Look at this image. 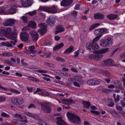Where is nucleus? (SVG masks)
<instances>
[{
  "mask_svg": "<svg viewBox=\"0 0 125 125\" xmlns=\"http://www.w3.org/2000/svg\"><path fill=\"white\" fill-rule=\"evenodd\" d=\"M67 115L69 120L70 121H72L73 123L78 125H80L81 124V119L77 115L70 113H67Z\"/></svg>",
  "mask_w": 125,
  "mask_h": 125,
  "instance_id": "nucleus-1",
  "label": "nucleus"
},
{
  "mask_svg": "<svg viewBox=\"0 0 125 125\" xmlns=\"http://www.w3.org/2000/svg\"><path fill=\"white\" fill-rule=\"evenodd\" d=\"M113 40L111 37H108L104 39H102L100 42V45L103 47L109 46L113 43Z\"/></svg>",
  "mask_w": 125,
  "mask_h": 125,
  "instance_id": "nucleus-2",
  "label": "nucleus"
},
{
  "mask_svg": "<svg viewBox=\"0 0 125 125\" xmlns=\"http://www.w3.org/2000/svg\"><path fill=\"white\" fill-rule=\"evenodd\" d=\"M12 29L10 27L4 28L3 27L0 28V33L4 35L7 38L11 34Z\"/></svg>",
  "mask_w": 125,
  "mask_h": 125,
  "instance_id": "nucleus-3",
  "label": "nucleus"
},
{
  "mask_svg": "<svg viewBox=\"0 0 125 125\" xmlns=\"http://www.w3.org/2000/svg\"><path fill=\"white\" fill-rule=\"evenodd\" d=\"M18 34V33L16 32H13L10 34L9 36H8L7 38L14 41V42L12 41L10 42V43L14 45H16V43L17 42V37Z\"/></svg>",
  "mask_w": 125,
  "mask_h": 125,
  "instance_id": "nucleus-4",
  "label": "nucleus"
},
{
  "mask_svg": "<svg viewBox=\"0 0 125 125\" xmlns=\"http://www.w3.org/2000/svg\"><path fill=\"white\" fill-rule=\"evenodd\" d=\"M40 29L38 30L40 34L42 35H43L46 32L47 30V26L44 23H41L38 25Z\"/></svg>",
  "mask_w": 125,
  "mask_h": 125,
  "instance_id": "nucleus-5",
  "label": "nucleus"
},
{
  "mask_svg": "<svg viewBox=\"0 0 125 125\" xmlns=\"http://www.w3.org/2000/svg\"><path fill=\"white\" fill-rule=\"evenodd\" d=\"M36 22L32 21H30L29 23L27 26L22 28V30L24 31H29L30 28L35 29L36 28Z\"/></svg>",
  "mask_w": 125,
  "mask_h": 125,
  "instance_id": "nucleus-6",
  "label": "nucleus"
},
{
  "mask_svg": "<svg viewBox=\"0 0 125 125\" xmlns=\"http://www.w3.org/2000/svg\"><path fill=\"white\" fill-rule=\"evenodd\" d=\"M107 29L102 28L95 30L94 31V34L96 35H102V36L103 34L105 33H107Z\"/></svg>",
  "mask_w": 125,
  "mask_h": 125,
  "instance_id": "nucleus-7",
  "label": "nucleus"
},
{
  "mask_svg": "<svg viewBox=\"0 0 125 125\" xmlns=\"http://www.w3.org/2000/svg\"><path fill=\"white\" fill-rule=\"evenodd\" d=\"M11 101L12 103L16 105H20L24 102V100L21 99L19 97H14L11 99Z\"/></svg>",
  "mask_w": 125,
  "mask_h": 125,
  "instance_id": "nucleus-8",
  "label": "nucleus"
},
{
  "mask_svg": "<svg viewBox=\"0 0 125 125\" xmlns=\"http://www.w3.org/2000/svg\"><path fill=\"white\" fill-rule=\"evenodd\" d=\"M42 109L44 112L50 113L51 111V108L48 103L45 102L42 105Z\"/></svg>",
  "mask_w": 125,
  "mask_h": 125,
  "instance_id": "nucleus-9",
  "label": "nucleus"
},
{
  "mask_svg": "<svg viewBox=\"0 0 125 125\" xmlns=\"http://www.w3.org/2000/svg\"><path fill=\"white\" fill-rule=\"evenodd\" d=\"M20 37L21 40L22 41H26L29 39V34L26 31H24L20 33Z\"/></svg>",
  "mask_w": 125,
  "mask_h": 125,
  "instance_id": "nucleus-10",
  "label": "nucleus"
},
{
  "mask_svg": "<svg viewBox=\"0 0 125 125\" xmlns=\"http://www.w3.org/2000/svg\"><path fill=\"white\" fill-rule=\"evenodd\" d=\"M32 39L34 42H36L38 39L39 35L38 32L35 30L31 31L30 32Z\"/></svg>",
  "mask_w": 125,
  "mask_h": 125,
  "instance_id": "nucleus-11",
  "label": "nucleus"
},
{
  "mask_svg": "<svg viewBox=\"0 0 125 125\" xmlns=\"http://www.w3.org/2000/svg\"><path fill=\"white\" fill-rule=\"evenodd\" d=\"M21 3L22 6L24 7H30L32 5L31 0H21Z\"/></svg>",
  "mask_w": 125,
  "mask_h": 125,
  "instance_id": "nucleus-12",
  "label": "nucleus"
},
{
  "mask_svg": "<svg viewBox=\"0 0 125 125\" xmlns=\"http://www.w3.org/2000/svg\"><path fill=\"white\" fill-rule=\"evenodd\" d=\"M15 22V21L13 19H9L4 23V25L5 26H13Z\"/></svg>",
  "mask_w": 125,
  "mask_h": 125,
  "instance_id": "nucleus-13",
  "label": "nucleus"
},
{
  "mask_svg": "<svg viewBox=\"0 0 125 125\" xmlns=\"http://www.w3.org/2000/svg\"><path fill=\"white\" fill-rule=\"evenodd\" d=\"M104 15L101 13H96L94 14V18L95 19L101 20L104 18Z\"/></svg>",
  "mask_w": 125,
  "mask_h": 125,
  "instance_id": "nucleus-14",
  "label": "nucleus"
},
{
  "mask_svg": "<svg viewBox=\"0 0 125 125\" xmlns=\"http://www.w3.org/2000/svg\"><path fill=\"white\" fill-rule=\"evenodd\" d=\"M62 101L63 103L68 105H69L72 104H74L75 103V101L72 98L64 99L62 100Z\"/></svg>",
  "mask_w": 125,
  "mask_h": 125,
  "instance_id": "nucleus-15",
  "label": "nucleus"
},
{
  "mask_svg": "<svg viewBox=\"0 0 125 125\" xmlns=\"http://www.w3.org/2000/svg\"><path fill=\"white\" fill-rule=\"evenodd\" d=\"M118 16V15L116 14H110L107 15L106 17L109 20H113L117 18Z\"/></svg>",
  "mask_w": 125,
  "mask_h": 125,
  "instance_id": "nucleus-16",
  "label": "nucleus"
},
{
  "mask_svg": "<svg viewBox=\"0 0 125 125\" xmlns=\"http://www.w3.org/2000/svg\"><path fill=\"white\" fill-rule=\"evenodd\" d=\"M56 119L57 120V123L58 125H65V122L62 120L61 117H57Z\"/></svg>",
  "mask_w": 125,
  "mask_h": 125,
  "instance_id": "nucleus-17",
  "label": "nucleus"
},
{
  "mask_svg": "<svg viewBox=\"0 0 125 125\" xmlns=\"http://www.w3.org/2000/svg\"><path fill=\"white\" fill-rule=\"evenodd\" d=\"M101 73L103 76L107 77H109L110 75V73L107 70H101Z\"/></svg>",
  "mask_w": 125,
  "mask_h": 125,
  "instance_id": "nucleus-18",
  "label": "nucleus"
},
{
  "mask_svg": "<svg viewBox=\"0 0 125 125\" xmlns=\"http://www.w3.org/2000/svg\"><path fill=\"white\" fill-rule=\"evenodd\" d=\"M48 12L52 13H56L57 11L56 8L55 6H53L51 7H48Z\"/></svg>",
  "mask_w": 125,
  "mask_h": 125,
  "instance_id": "nucleus-19",
  "label": "nucleus"
},
{
  "mask_svg": "<svg viewBox=\"0 0 125 125\" xmlns=\"http://www.w3.org/2000/svg\"><path fill=\"white\" fill-rule=\"evenodd\" d=\"M18 7L17 5L14 4L13 5V7L12 8H11L8 11V13L10 14H12L15 13L16 11V10L14 7Z\"/></svg>",
  "mask_w": 125,
  "mask_h": 125,
  "instance_id": "nucleus-20",
  "label": "nucleus"
},
{
  "mask_svg": "<svg viewBox=\"0 0 125 125\" xmlns=\"http://www.w3.org/2000/svg\"><path fill=\"white\" fill-rule=\"evenodd\" d=\"M113 62V60L111 59H108L104 61V63L107 66H112Z\"/></svg>",
  "mask_w": 125,
  "mask_h": 125,
  "instance_id": "nucleus-21",
  "label": "nucleus"
},
{
  "mask_svg": "<svg viewBox=\"0 0 125 125\" xmlns=\"http://www.w3.org/2000/svg\"><path fill=\"white\" fill-rule=\"evenodd\" d=\"M74 47L73 45H71L69 48L67 49L64 52V54H68L71 53L73 51Z\"/></svg>",
  "mask_w": 125,
  "mask_h": 125,
  "instance_id": "nucleus-22",
  "label": "nucleus"
},
{
  "mask_svg": "<svg viewBox=\"0 0 125 125\" xmlns=\"http://www.w3.org/2000/svg\"><path fill=\"white\" fill-rule=\"evenodd\" d=\"M65 31L64 29L62 26H59L56 28V30L55 31L56 34L61 32Z\"/></svg>",
  "mask_w": 125,
  "mask_h": 125,
  "instance_id": "nucleus-23",
  "label": "nucleus"
},
{
  "mask_svg": "<svg viewBox=\"0 0 125 125\" xmlns=\"http://www.w3.org/2000/svg\"><path fill=\"white\" fill-rule=\"evenodd\" d=\"M27 77V79L31 81L35 82H39L40 81L39 80L32 76H28Z\"/></svg>",
  "mask_w": 125,
  "mask_h": 125,
  "instance_id": "nucleus-24",
  "label": "nucleus"
},
{
  "mask_svg": "<svg viewBox=\"0 0 125 125\" xmlns=\"http://www.w3.org/2000/svg\"><path fill=\"white\" fill-rule=\"evenodd\" d=\"M83 104L84 105V107L85 108H87L88 109L91 105L90 102L88 101H86L83 100L82 101Z\"/></svg>",
  "mask_w": 125,
  "mask_h": 125,
  "instance_id": "nucleus-25",
  "label": "nucleus"
},
{
  "mask_svg": "<svg viewBox=\"0 0 125 125\" xmlns=\"http://www.w3.org/2000/svg\"><path fill=\"white\" fill-rule=\"evenodd\" d=\"M0 45L3 46H6L7 47H11L13 45L10 43L7 42H3L0 43Z\"/></svg>",
  "mask_w": 125,
  "mask_h": 125,
  "instance_id": "nucleus-26",
  "label": "nucleus"
},
{
  "mask_svg": "<svg viewBox=\"0 0 125 125\" xmlns=\"http://www.w3.org/2000/svg\"><path fill=\"white\" fill-rule=\"evenodd\" d=\"M99 23H95L91 25L89 27V31H92L94 30L95 28L99 26Z\"/></svg>",
  "mask_w": 125,
  "mask_h": 125,
  "instance_id": "nucleus-27",
  "label": "nucleus"
},
{
  "mask_svg": "<svg viewBox=\"0 0 125 125\" xmlns=\"http://www.w3.org/2000/svg\"><path fill=\"white\" fill-rule=\"evenodd\" d=\"M109 48H107L104 49H103L96 51L97 53L98 54H101L105 53L108 50Z\"/></svg>",
  "mask_w": 125,
  "mask_h": 125,
  "instance_id": "nucleus-28",
  "label": "nucleus"
},
{
  "mask_svg": "<svg viewBox=\"0 0 125 125\" xmlns=\"http://www.w3.org/2000/svg\"><path fill=\"white\" fill-rule=\"evenodd\" d=\"M55 21H52L49 19H47L46 21V23L48 25L51 26H53L54 24L55 23Z\"/></svg>",
  "mask_w": 125,
  "mask_h": 125,
  "instance_id": "nucleus-29",
  "label": "nucleus"
},
{
  "mask_svg": "<svg viewBox=\"0 0 125 125\" xmlns=\"http://www.w3.org/2000/svg\"><path fill=\"white\" fill-rule=\"evenodd\" d=\"M93 47L92 48L93 50L95 51L99 49V46L97 43H93Z\"/></svg>",
  "mask_w": 125,
  "mask_h": 125,
  "instance_id": "nucleus-30",
  "label": "nucleus"
},
{
  "mask_svg": "<svg viewBox=\"0 0 125 125\" xmlns=\"http://www.w3.org/2000/svg\"><path fill=\"white\" fill-rule=\"evenodd\" d=\"M93 44L92 42H87L86 44V46L87 49L91 50L92 49Z\"/></svg>",
  "mask_w": 125,
  "mask_h": 125,
  "instance_id": "nucleus-31",
  "label": "nucleus"
},
{
  "mask_svg": "<svg viewBox=\"0 0 125 125\" xmlns=\"http://www.w3.org/2000/svg\"><path fill=\"white\" fill-rule=\"evenodd\" d=\"M110 113L115 117H116L118 116V113L114 109H112L110 111Z\"/></svg>",
  "mask_w": 125,
  "mask_h": 125,
  "instance_id": "nucleus-32",
  "label": "nucleus"
},
{
  "mask_svg": "<svg viewBox=\"0 0 125 125\" xmlns=\"http://www.w3.org/2000/svg\"><path fill=\"white\" fill-rule=\"evenodd\" d=\"M1 115L2 117L7 118H9L10 117V116L9 114L4 112H2L1 113Z\"/></svg>",
  "mask_w": 125,
  "mask_h": 125,
  "instance_id": "nucleus-33",
  "label": "nucleus"
},
{
  "mask_svg": "<svg viewBox=\"0 0 125 125\" xmlns=\"http://www.w3.org/2000/svg\"><path fill=\"white\" fill-rule=\"evenodd\" d=\"M39 9L42 11L48 12V7L40 6Z\"/></svg>",
  "mask_w": 125,
  "mask_h": 125,
  "instance_id": "nucleus-34",
  "label": "nucleus"
},
{
  "mask_svg": "<svg viewBox=\"0 0 125 125\" xmlns=\"http://www.w3.org/2000/svg\"><path fill=\"white\" fill-rule=\"evenodd\" d=\"M102 36V35H100L97 36L93 40L92 42L93 43H96L95 42L98 41L100 37Z\"/></svg>",
  "mask_w": 125,
  "mask_h": 125,
  "instance_id": "nucleus-35",
  "label": "nucleus"
},
{
  "mask_svg": "<svg viewBox=\"0 0 125 125\" xmlns=\"http://www.w3.org/2000/svg\"><path fill=\"white\" fill-rule=\"evenodd\" d=\"M56 60L58 62H65V60L64 59L59 57H57L56 58Z\"/></svg>",
  "mask_w": 125,
  "mask_h": 125,
  "instance_id": "nucleus-36",
  "label": "nucleus"
},
{
  "mask_svg": "<svg viewBox=\"0 0 125 125\" xmlns=\"http://www.w3.org/2000/svg\"><path fill=\"white\" fill-rule=\"evenodd\" d=\"M94 80H88L87 82V84L90 86L93 85Z\"/></svg>",
  "mask_w": 125,
  "mask_h": 125,
  "instance_id": "nucleus-37",
  "label": "nucleus"
},
{
  "mask_svg": "<svg viewBox=\"0 0 125 125\" xmlns=\"http://www.w3.org/2000/svg\"><path fill=\"white\" fill-rule=\"evenodd\" d=\"M35 48L34 46L33 45L29 46L28 47L29 50L32 53H33L34 51V49Z\"/></svg>",
  "mask_w": 125,
  "mask_h": 125,
  "instance_id": "nucleus-38",
  "label": "nucleus"
},
{
  "mask_svg": "<svg viewBox=\"0 0 125 125\" xmlns=\"http://www.w3.org/2000/svg\"><path fill=\"white\" fill-rule=\"evenodd\" d=\"M61 5L62 6H68L66 0L62 1L61 3Z\"/></svg>",
  "mask_w": 125,
  "mask_h": 125,
  "instance_id": "nucleus-39",
  "label": "nucleus"
},
{
  "mask_svg": "<svg viewBox=\"0 0 125 125\" xmlns=\"http://www.w3.org/2000/svg\"><path fill=\"white\" fill-rule=\"evenodd\" d=\"M21 18L24 23H25L27 22V18L26 17L23 16L21 17Z\"/></svg>",
  "mask_w": 125,
  "mask_h": 125,
  "instance_id": "nucleus-40",
  "label": "nucleus"
},
{
  "mask_svg": "<svg viewBox=\"0 0 125 125\" xmlns=\"http://www.w3.org/2000/svg\"><path fill=\"white\" fill-rule=\"evenodd\" d=\"M6 101V98L3 96H0V103H3Z\"/></svg>",
  "mask_w": 125,
  "mask_h": 125,
  "instance_id": "nucleus-41",
  "label": "nucleus"
},
{
  "mask_svg": "<svg viewBox=\"0 0 125 125\" xmlns=\"http://www.w3.org/2000/svg\"><path fill=\"white\" fill-rule=\"evenodd\" d=\"M90 112L93 114L97 115H99L100 114V112L98 111H93L91 110L90 111Z\"/></svg>",
  "mask_w": 125,
  "mask_h": 125,
  "instance_id": "nucleus-42",
  "label": "nucleus"
},
{
  "mask_svg": "<svg viewBox=\"0 0 125 125\" xmlns=\"http://www.w3.org/2000/svg\"><path fill=\"white\" fill-rule=\"evenodd\" d=\"M37 12L36 10L33 11L31 12H28V14L31 16H33L35 15L36 14Z\"/></svg>",
  "mask_w": 125,
  "mask_h": 125,
  "instance_id": "nucleus-43",
  "label": "nucleus"
},
{
  "mask_svg": "<svg viewBox=\"0 0 125 125\" xmlns=\"http://www.w3.org/2000/svg\"><path fill=\"white\" fill-rule=\"evenodd\" d=\"M37 72H39L40 73H46L47 72V71L45 70H36Z\"/></svg>",
  "mask_w": 125,
  "mask_h": 125,
  "instance_id": "nucleus-44",
  "label": "nucleus"
},
{
  "mask_svg": "<svg viewBox=\"0 0 125 125\" xmlns=\"http://www.w3.org/2000/svg\"><path fill=\"white\" fill-rule=\"evenodd\" d=\"M111 90L107 88L104 89L103 90L102 92L103 93H109L111 91Z\"/></svg>",
  "mask_w": 125,
  "mask_h": 125,
  "instance_id": "nucleus-45",
  "label": "nucleus"
},
{
  "mask_svg": "<svg viewBox=\"0 0 125 125\" xmlns=\"http://www.w3.org/2000/svg\"><path fill=\"white\" fill-rule=\"evenodd\" d=\"M116 108L117 110L120 111L121 112H123V108L120 106H117L116 107Z\"/></svg>",
  "mask_w": 125,
  "mask_h": 125,
  "instance_id": "nucleus-46",
  "label": "nucleus"
},
{
  "mask_svg": "<svg viewBox=\"0 0 125 125\" xmlns=\"http://www.w3.org/2000/svg\"><path fill=\"white\" fill-rule=\"evenodd\" d=\"M93 85H97L99 84L100 83V82L97 80H94Z\"/></svg>",
  "mask_w": 125,
  "mask_h": 125,
  "instance_id": "nucleus-47",
  "label": "nucleus"
},
{
  "mask_svg": "<svg viewBox=\"0 0 125 125\" xmlns=\"http://www.w3.org/2000/svg\"><path fill=\"white\" fill-rule=\"evenodd\" d=\"M74 56L75 57H77L79 54V50H77L75 52H74Z\"/></svg>",
  "mask_w": 125,
  "mask_h": 125,
  "instance_id": "nucleus-48",
  "label": "nucleus"
},
{
  "mask_svg": "<svg viewBox=\"0 0 125 125\" xmlns=\"http://www.w3.org/2000/svg\"><path fill=\"white\" fill-rule=\"evenodd\" d=\"M5 61L7 64L8 65L10 66L12 65V64L11 63V62L8 59H7L5 60Z\"/></svg>",
  "mask_w": 125,
  "mask_h": 125,
  "instance_id": "nucleus-49",
  "label": "nucleus"
},
{
  "mask_svg": "<svg viewBox=\"0 0 125 125\" xmlns=\"http://www.w3.org/2000/svg\"><path fill=\"white\" fill-rule=\"evenodd\" d=\"M44 64L47 66L51 67H53V64L48 63V62L45 63Z\"/></svg>",
  "mask_w": 125,
  "mask_h": 125,
  "instance_id": "nucleus-50",
  "label": "nucleus"
},
{
  "mask_svg": "<svg viewBox=\"0 0 125 125\" xmlns=\"http://www.w3.org/2000/svg\"><path fill=\"white\" fill-rule=\"evenodd\" d=\"M4 8L3 7H0V14L4 12Z\"/></svg>",
  "mask_w": 125,
  "mask_h": 125,
  "instance_id": "nucleus-51",
  "label": "nucleus"
},
{
  "mask_svg": "<svg viewBox=\"0 0 125 125\" xmlns=\"http://www.w3.org/2000/svg\"><path fill=\"white\" fill-rule=\"evenodd\" d=\"M73 84L75 87H80V85L76 82H74L73 83Z\"/></svg>",
  "mask_w": 125,
  "mask_h": 125,
  "instance_id": "nucleus-52",
  "label": "nucleus"
},
{
  "mask_svg": "<svg viewBox=\"0 0 125 125\" xmlns=\"http://www.w3.org/2000/svg\"><path fill=\"white\" fill-rule=\"evenodd\" d=\"M24 59H22L21 61V62L22 65L23 66H26L28 64L26 62H24Z\"/></svg>",
  "mask_w": 125,
  "mask_h": 125,
  "instance_id": "nucleus-53",
  "label": "nucleus"
},
{
  "mask_svg": "<svg viewBox=\"0 0 125 125\" xmlns=\"http://www.w3.org/2000/svg\"><path fill=\"white\" fill-rule=\"evenodd\" d=\"M48 19H49L52 21H55V17L53 15H51L49 17Z\"/></svg>",
  "mask_w": 125,
  "mask_h": 125,
  "instance_id": "nucleus-54",
  "label": "nucleus"
},
{
  "mask_svg": "<svg viewBox=\"0 0 125 125\" xmlns=\"http://www.w3.org/2000/svg\"><path fill=\"white\" fill-rule=\"evenodd\" d=\"M32 107L34 108H36V106L35 105L32 104H31L29 105L28 106V108H31Z\"/></svg>",
  "mask_w": 125,
  "mask_h": 125,
  "instance_id": "nucleus-55",
  "label": "nucleus"
},
{
  "mask_svg": "<svg viewBox=\"0 0 125 125\" xmlns=\"http://www.w3.org/2000/svg\"><path fill=\"white\" fill-rule=\"evenodd\" d=\"M67 5L68 6H70L73 1V0H66Z\"/></svg>",
  "mask_w": 125,
  "mask_h": 125,
  "instance_id": "nucleus-56",
  "label": "nucleus"
},
{
  "mask_svg": "<svg viewBox=\"0 0 125 125\" xmlns=\"http://www.w3.org/2000/svg\"><path fill=\"white\" fill-rule=\"evenodd\" d=\"M14 116L17 117H20V119L21 118L22 116L21 115L18 113H16L14 114Z\"/></svg>",
  "mask_w": 125,
  "mask_h": 125,
  "instance_id": "nucleus-57",
  "label": "nucleus"
},
{
  "mask_svg": "<svg viewBox=\"0 0 125 125\" xmlns=\"http://www.w3.org/2000/svg\"><path fill=\"white\" fill-rule=\"evenodd\" d=\"M114 105V102H110L109 104L107 105V106L109 107H112Z\"/></svg>",
  "mask_w": 125,
  "mask_h": 125,
  "instance_id": "nucleus-58",
  "label": "nucleus"
},
{
  "mask_svg": "<svg viewBox=\"0 0 125 125\" xmlns=\"http://www.w3.org/2000/svg\"><path fill=\"white\" fill-rule=\"evenodd\" d=\"M80 6V5L79 4L76 5L74 8V9L77 10H79Z\"/></svg>",
  "mask_w": 125,
  "mask_h": 125,
  "instance_id": "nucleus-59",
  "label": "nucleus"
},
{
  "mask_svg": "<svg viewBox=\"0 0 125 125\" xmlns=\"http://www.w3.org/2000/svg\"><path fill=\"white\" fill-rule=\"evenodd\" d=\"M27 88L28 91L30 92H31L32 91V87H27Z\"/></svg>",
  "mask_w": 125,
  "mask_h": 125,
  "instance_id": "nucleus-60",
  "label": "nucleus"
},
{
  "mask_svg": "<svg viewBox=\"0 0 125 125\" xmlns=\"http://www.w3.org/2000/svg\"><path fill=\"white\" fill-rule=\"evenodd\" d=\"M0 88L1 90H3L4 91H7L8 89L6 87H3V86L1 85L0 83Z\"/></svg>",
  "mask_w": 125,
  "mask_h": 125,
  "instance_id": "nucleus-61",
  "label": "nucleus"
},
{
  "mask_svg": "<svg viewBox=\"0 0 125 125\" xmlns=\"http://www.w3.org/2000/svg\"><path fill=\"white\" fill-rule=\"evenodd\" d=\"M12 123L15 124H17L18 123V121L17 120L14 119L12 120Z\"/></svg>",
  "mask_w": 125,
  "mask_h": 125,
  "instance_id": "nucleus-62",
  "label": "nucleus"
},
{
  "mask_svg": "<svg viewBox=\"0 0 125 125\" xmlns=\"http://www.w3.org/2000/svg\"><path fill=\"white\" fill-rule=\"evenodd\" d=\"M27 115L28 116L32 117L33 118V117H34V115H33L32 114H31V113H30V112H28L27 113Z\"/></svg>",
  "mask_w": 125,
  "mask_h": 125,
  "instance_id": "nucleus-63",
  "label": "nucleus"
},
{
  "mask_svg": "<svg viewBox=\"0 0 125 125\" xmlns=\"http://www.w3.org/2000/svg\"><path fill=\"white\" fill-rule=\"evenodd\" d=\"M64 45V44L63 43H60L58 45V47L60 49Z\"/></svg>",
  "mask_w": 125,
  "mask_h": 125,
  "instance_id": "nucleus-64",
  "label": "nucleus"
}]
</instances>
